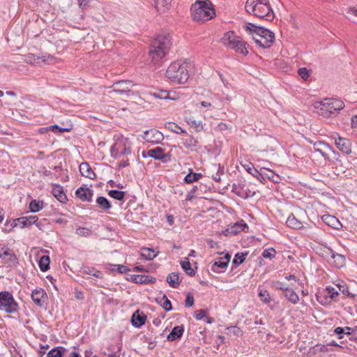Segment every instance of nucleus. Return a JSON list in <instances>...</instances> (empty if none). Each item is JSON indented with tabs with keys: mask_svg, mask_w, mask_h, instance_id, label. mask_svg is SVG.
Segmentation results:
<instances>
[{
	"mask_svg": "<svg viewBox=\"0 0 357 357\" xmlns=\"http://www.w3.org/2000/svg\"><path fill=\"white\" fill-rule=\"evenodd\" d=\"M245 29L253 36L255 43L262 48H269L275 41V34L270 30L253 23H246Z\"/></svg>",
	"mask_w": 357,
	"mask_h": 357,
	"instance_id": "obj_1",
	"label": "nucleus"
},
{
	"mask_svg": "<svg viewBox=\"0 0 357 357\" xmlns=\"http://www.w3.org/2000/svg\"><path fill=\"white\" fill-rule=\"evenodd\" d=\"M245 10L259 18H265L267 21L274 19V12L268 0H247Z\"/></svg>",
	"mask_w": 357,
	"mask_h": 357,
	"instance_id": "obj_2",
	"label": "nucleus"
},
{
	"mask_svg": "<svg viewBox=\"0 0 357 357\" xmlns=\"http://www.w3.org/2000/svg\"><path fill=\"white\" fill-rule=\"evenodd\" d=\"M194 21L204 22L215 16V11L210 0H197L190 7Z\"/></svg>",
	"mask_w": 357,
	"mask_h": 357,
	"instance_id": "obj_3",
	"label": "nucleus"
},
{
	"mask_svg": "<svg viewBox=\"0 0 357 357\" xmlns=\"http://www.w3.org/2000/svg\"><path fill=\"white\" fill-rule=\"evenodd\" d=\"M190 63L176 61L172 63L166 71V77L172 82L185 84L189 79Z\"/></svg>",
	"mask_w": 357,
	"mask_h": 357,
	"instance_id": "obj_4",
	"label": "nucleus"
},
{
	"mask_svg": "<svg viewBox=\"0 0 357 357\" xmlns=\"http://www.w3.org/2000/svg\"><path fill=\"white\" fill-rule=\"evenodd\" d=\"M314 107L319 116L328 119L337 116L338 112L344 107V104L340 99L325 98L316 102Z\"/></svg>",
	"mask_w": 357,
	"mask_h": 357,
	"instance_id": "obj_5",
	"label": "nucleus"
},
{
	"mask_svg": "<svg viewBox=\"0 0 357 357\" xmlns=\"http://www.w3.org/2000/svg\"><path fill=\"white\" fill-rule=\"evenodd\" d=\"M172 45L171 37L169 34H160L152 42L149 56L154 61H158L163 58Z\"/></svg>",
	"mask_w": 357,
	"mask_h": 357,
	"instance_id": "obj_6",
	"label": "nucleus"
},
{
	"mask_svg": "<svg viewBox=\"0 0 357 357\" xmlns=\"http://www.w3.org/2000/svg\"><path fill=\"white\" fill-rule=\"evenodd\" d=\"M221 41L222 44L236 53L245 56L248 54L249 45L241 37L236 36L232 31H229L224 34Z\"/></svg>",
	"mask_w": 357,
	"mask_h": 357,
	"instance_id": "obj_7",
	"label": "nucleus"
},
{
	"mask_svg": "<svg viewBox=\"0 0 357 357\" xmlns=\"http://www.w3.org/2000/svg\"><path fill=\"white\" fill-rule=\"evenodd\" d=\"M18 309V304L11 293L6 291L0 292V310L11 314L17 312Z\"/></svg>",
	"mask_w": 357,
	"mask_h": 357,
	"instance_id": "obj_8",
	"label": "nucleus"
},
{
	"mask_svg": "<svg viewBox=\"0 0 357 357\" xmlns=\"http://www.w3.org/2000/svg\"><path fill=\"white\" fill-rule=\"evenodd\" d=\"M135 84L131 80H119L113 84L110 88L113 91L121 95L129 96L130 89Z\"/></svg>",
	"mask_w": 357,
	"mask_h": 357,
	"instance_id": "obj_9",
	"label": "nucleus"
},
{
	"mask_svg": "<svg viewBox=\"0 0 357 357\" xmlns=\"http://www.w3.org/2000/svg\"><path fill=\"white\" fill-rule=\"evenodd\" d=\"M31 299L36 305L40 307H45L47 304V294L42 288H37L33 290Z\"/></svg>",
	"mask_w": 357,
	"mask_h": 357,
	"instance_id": "obj_10",
	"label": "nucleus"
},
{
	"mask_svg": "<svg viewBox=\"0 0 357 357\" xmlns=\"http://www.w3.org/2000/svg\"><path fill=\"white\" fill-rule=\"evenodd\" d=\"M0 258L4 259L6 263H8L9 266H17L18 264L16 255L7 246L0 245Z\"/></svg>",
	"mask_w": 357,
	"mask_h": 357,
	"instance_id": "obj_11",
	"label": "nucleus"
},
{
	"mask_svg": "<svg viewBox=\"0 0 357 357\" xmlns=\"http://www.w3.org/2000/svg\"><path fill=\"white\" fill-rule=\"evenodd\" d=\"M142 138L151 144H159L164 139V136L159 130L152 128L144 132Z\"/></svg>",
	"mask_w": 357,
	"mask_h": 357,
	"instance_id": "obj_12",
	"label": "nucleus"
},
{
	"mask_svg": "<svg viewBox=\"0 0 357 357\" xmlns=\"http://www.w3.org/2000/svg\"><path fill=\"white\" fill-rule=\"evenodd\" d=\"M325 252L331 257V264L335 267L340 268L345 265L346 259L344 255L336 253L331 248L328 247L326 248V250Z\"/></svg>",
	"mask_w": 357,
	"mask_h": 357,
	"instance_id": "obj_13",
	"label": "nucleus"
},
{
	"mask_svg": "<svg viewBox=\"0 0 357 357\" xmlns=\"http://www.w3.org/2000/svg\"><path fill=\"white\" fill-rule=\"evenodd\" d=\"M142 157H150L154 158L155 160H162L166 158V154L165 153L164 149L158 146L154 149L148 150L147 152L143 151Z\"/></svg>",
	"mask_w": 357,
	"mask_h": 357,
	"instance_id": "obj_14",
	"label": "nucleus"
},
{
	"mask_svg": "<svg viewBox=\"0 0 357 357\" xmlns=\"http://www.w3.org/2000/svg\"><path fill=\"white\" fill-rule=\"evenodd\" d=\"M127 280L136 284H153L156 282L155 278L146 275H130Z\"/></svg>",
	"mask_w": 357,
	"mask_h": 357,
	"instance_id": "obj_15",
	"label": "nucleus"
},
{
	"mask_svg": "<svg viewBox=\"0 0 357 357\" xmlns=\"http://www.w3.org/2000/svg\"><path fill=\"white\" fill-rule=\"evenodd\" d=\"M77 197L82 201L91 202L93 195V191L89 188L79 187L75 191Z\"/></svg>",
	"mask_w": 357,
	"mask_h": 357,
	"instance_id": "obj_16",
	"label": "nucleus"
},
{
	"mask_svg": "<svg viewBox=\"0 0 357 357\" xmlns=\"http://www.w3.org/2000/svg\"><path fill=\"white\" fill-rule=\"evenodd\" d=\"M335 144L337 148L343 153L349 154L351 152V142L349 139L338 137L335 139Z\"/></svg>",
	"mask_w": 357,
	"mask_h": 357,
	"instance_id": "obj_17",
	"label": "nucleus"
},
{
	"mask_svg": "<svg viewBox=\"0 0 357 357\" xmlns=\"http://www.w3.org/2000/svg\"><path fill=\"white\" fill-rule=\"evenodd\" d=\"M261 172L262 176H260V179H259V181L262 183H265L266 179L272 181L276 183L280 182V176L273 171L266 168H261Z\"/></svg>",
	"mask_w": 357,
	"mask_h": 357,
	"instance_id": "obj_18",
	"label": "nucleus"
},
{
	"mask_svg": "<svg viewBox=\"0 0 357 357\" xmlns=\"http://www.w3.org/2000/svg\"><path fill=\"white\" fill-rule=\"evenodd\" d=\"M48 59H52L53 56L50 55H44L42 56H36L33 54H28L25 55L24 61L27 63L30 64H36V63H40L41 62L45 63L46 62Z\"/></svg>",
	"mask_w": 357,
	"mask_h": 357,
	"instance_id": "obj_19",
	"label": "nucleus"
},
{
	"mask_svg": "<svg viewBox=\"0 0 357 357\" xmlns=\"http://www.w3.org/2000/svg\"><path fill=\"white\" fill-rule=\"evenodd\" d=\"M146 319V316L142 313L139 312V310L135 311L131 317V323L132 325L136 328H140L145 324Z\"/></svg>",
	"mask_w": 357,
	"mask_h": 357,
	"instance_id": "obj_20",
	"label": "nucleus"
},
{
	"mask_svg": "<svg viewBox=\"0 0 357 357\" xmlns=\"http://www.w3.org/2000/svg\"><path fill=\"white\" fill-rule=\"evenodd\" d=\"M79 169L82 176L90 179L96 178V175L88 162H82L79 165Z\"/></svg>",
	"mask_w": 357,
	"mask_h": 357,
	"instance_id": "obj_21",
	"label": "nucleus"
},
{
	"mask_svg": "<svg viewBox=\"0 0 357 357\" xmlns=\"http://www.w3.org/2000/svg\"><path fill=\"white\" fill-rule=\"evenodd\" d=\"M52 195L61 203L65 204L68 201L67 196L63 191V187L59 184H54L52 188Z\"/></svg>",
	"mask_w": 357,
	"mask_h": 357,
	"instance_id": "obj_22",
	"label": "nucleus"
},
{
	"mask_svg": "<svg viewBox=\"0 0 357 357\" xmlns=\"http://www.w3.org/2000/svg\"><path fill=\"white\" fill-rule=\"evenodd\" d=\"M185 134L186 135V137L182 139L183 146L191 151H195L198 146V140L192 135H188L187 132Z\"/></svg>",
	"mask_w": 357,
	"mask_h": 357,
	"instance_id": "obj_23",
	"label": "nucleus"
},
{
	"mask_svg": "<svg viewBox=\"0 0 357 357\" xmlns=\"http://www.w3.org/2000/svg\"><path fill=\"white\" fill-rule=\"evenodd\" d=\"M184 332L183 326H174L169 334L167 335V339L168 341L172 342L180 339Z\"/></svg>",
	"mask_w": 357,
	"mask_h": 357,
	"instance_id": "obj_24",
	"label": "nucleus"
},
{
	"mask_svg": "<svg viewBox=\"0 0 357 357\" xmlns=\"http://www.w3.org/2000/svg\"><path fill=\"white\" fill-rule=\"evenodd\" d=\"M328 295L329 293L327 291L326 289H324L317 292V294H316V298L317 301L321 305L327 306L331 302V299Z\"/></svg>",
	"mask_w": 357,
	"mask_h": 357,
	"instance_id": "obj_25",
	"label": "nucleus"
},
{
	"mask_svg": "<svg viewBox=\"0 0 357 357\" xmlns=\"http://www.w3.org/2000/svg\"><path fill=\"white\" fill-rule=\"evenodd\" d=\"M166 281L171 287L176 289L179 287L181 279L178 273L173 272L167 276Z\"/></svg>",
	"mask_w": 357,
	"mask_h": 357,
	"instance_id": "obj_26",
	"label": "nucleus"
},
{
	"mask_svg": "<svg viewBox=\"0 0 357 357\" xmlns=\"http://www.w3.org/2000/svg\"><path fill=\"white\" fill-rule=\"evenodd\" d=\"M226 261H223L220 257H218L215 262L211 265V269L215 273H224L225 269L227 267Z\"/></svg>",
	"mask_w": 357,
	"mask_h": 357,
	"instance_id": "obj_27",
	"label": "nucleus"
},
{
	"mask_svg": "<svg viewBox=\"0 0 357 357\" xmlns=\"http://www.w3.org/2000/svg\"><path fill=\"white\" fill-rule=\"evenodd\" d=\"M286 224L289 227L295 229H300L303 227V223L293 213L289 215Z\"/></svg>",
	"mask_w": 357,
	"mask_h": 357,
	"instance_id": "obj_28",
	"label": "nucleus"
},
{
	"mask_svg": "<svg viewBox=\"0 0 357 357\" xmlns=\"http://www.w3.org/2000/svg\"><path fill=\"white\" fill-rule=\"evenodd\" d=\"M242 165L248 173L250 174L258 180L260 179V176H262L261 169L257 170L252 162H248L245 164H243Z\"/></svg>",
	"mask_w": 357,
	"mask_h": 357,
	"instance_id": "obj_29",
	"label": "nucleus"
},
{
	"mask_svg": "<svg viewBox=\"0 0 357 357\" xmlns=\"http://www.w3.org/2000/svg\"><path fill=\"white\" fill-rule=\"evenodd\" d=\"M245 187V185L243 183H238L236 184L234 183L232 185V190L231 192L236 194L239 197L246 199H248V196L243 191V188Z\"/></svg>",
	"mask_w": 357,
	"mask_h": 357,
	"instance_id": "obj_30",
	"label": "nucleus"
},
{
	"mask_svg": "<svg viewBox=\"0 0 357 357\" xmlns=\"http://www.w3.org/2000/svg\"><path fill=\"white\" fill-rule=\"evenodd\" d=\"M180 264L188 275L190 277L195 276V271L191 267L188 258H185L184 260L181 261Z\"/></svg>",
	"mask_w": 357,
	"mask_h": 357,
	"instance_id": "obj_31",
	"label": "nucleus"
},
{
	"mask_svg": "<svg viewBox=\"0 0 357 357\" xmlns=\"http://www.w3.org/2000/svg\"><path fill=\"white\" fill-rule=\"evenodd\" d=\"M96 203L98 208L102 210L107 211L112 208V204L105 197H98L96 199Z\"/></svg>",
	"mask_w": 357,
	"mask_h": 357,
	"instance_id": "obj_32",
	"label": "nucleus"
},
{
	"mask_svg": "<svg viewBox=\"0 0 357 357\" xmlns=\"http://www.w3.org/2000/svg\"><path fill=\"white\" fill-rule=\"evenodd\" d=\"M324 222L333 228H337V226L341 225L339 220L333 215H324L322 217Z\"/></svg>",
	"mask_w": 357,
	"mask_h": 357,
	"instance_id": "obj_33",
	"label": "nucleus"
},
{
	"mask_svg": "<svg viewBox=\"0 0 357 357\" xmlns=\"http://www.w3.org/2000/svg\"><path fill=\"white\" fill-rule=\"evenodd\" d=\"M141 250V256L147 260H153L159 253V252L155 253L153 249L149 248H142Z\"/></svg>",
	"mask_w": 357,
	"mask_h": 357,
	"instance_id": "obj_34",
	"label": "nucleus"
},
{
	"mask_svg": "<svg viewBox=\"0 0 357 357\" xmlns=\"http://www.w3.org/2000/svg\"><path fill=\"white\" fill-rule=\"evenodd\" d=\"M202 177V174L193 172L192 169H190L188 174L184 178V181L186 183H192L193 182L197 181Z\"/></svg>",
	"mask_w": 357,
	"mask_h": 357,
	"instance_id": "obj_35",
	"label": "nucleus"
},
{
	"mask_svg": "<svg viewBox=\"0 0 357 357\" xmlns=\"http://www.w3.org/2000/svg\"><path fill=\"white\" fill-rule=\"evenodd\" d=\"M284 296L288 301L293 304H296L299 301V297L298 294L291 289L287 288L284 292Z\"/></svg>",
	"mask_w": 357,
	"mask_h": 357,
	"instance_id": "obj_36",
	"label": "nucleus"
},
{
	"mask_svg": "<svg viewBox=\"0 0 357 357\" xmlns=\"http://www.w3.org/2000/svg\"><path fill=\"white\" fill-rule=\"evenodd\" d=\"M50 257L48 255H43L38 261V266L43 272H46L50 268Z\"/></svg>",
	"mask_w": 357,
	"mask_h": 357,
	"instance_id": "obj_37",
	"label": "nucleus"
},
{
	"mask_svg": "<svg viewBox=\"0 0 357 357\" xmlns=\"http://www.w3.org/2000/svg\"><path fill=\"white\" fill-rule=\"evenodd\" d=\"M66 349L63 347H56L51 349L47 354V357H63Z\"/></svg>",
	"mask_w": 357,
	"mask_h": 357,
	"instance_id": "obj_38",
	"label": "nucleus"
},
{
	"mask_svg": "<svg viewBox=\"0 0 357 357\" xmlns=\"http://www.w3.org/2000/svg\"><path fill=\"white\" fill-rule=\"evenodd\" d=\"M126 192L125 191L118 190H110L108 192V195L118 201L124 202L125 196Z\"/></svg>",
	"mask_w": 357,
	"mask_h": 357,
	"instance_id": "obj_39",
	"label": "nucleus"
},
{
	"mask_svg": "<svg viewBox=\"0 0 357 357\" xmlns=\"http://www.w3.org/2000/svg\"><path fill=\"white\" fill-rule=\"evenodd\" d=\"M248 255L247 252H238L234 255V258L232 261V264L235 267H238L239 265L243 264L246 259V256Z\"/></svg>",
	"mask_w": 357,
	"mask_h": 357,
	"instance_id": "obj_40",
	"label": "nucleus"
},
{
	"mask_svg": "<svg viewBox=\"0 0 357 357\" xmlns=\"http://www.w3.org/2000/svg\"><path fill=\"white\" fill-rule=\"evenodd\" d=\"M165 128L169 130L175 132L176 134L186 133L185 130L178 126L176 123L173 122H169L165 125Z\"/></svg>",
	"mask_w": 357,
	"mask_h": 357,
	"instance_id": "obj_41",
	"label": "nucleus"
},
{
	"mask_svg": "<svg viewBox=\"0 0 357 357\" xmlns=\"http://www.w3.org/2000/svg\"><path fill=\"white\" fill-rule=\"evenodd\" d=\"M156 301L160 304V305L162 307V308L165 310V311H170L172 310V303H171V301L168 299V298L167 297V296L165 294H164L162 298H161V300L160 301H158V299H156Z\"/></svg>",
	"mask_w": 357,
	"mask_h": 357,
	"instance_id": "obj_42",
	"label": "nucleus"
},
{
	"mask_svg": "<svg viewBox=\"0 0 357 357\" xmlns=\"http://www.w3.org/2000/svg\"><path fill=\"white\" fill-rule=\"evenodd\" d=\"M43 201L33 199L30 202L29 208L31 212L36 213L43 208Z\"/></svg>",
	"mask_w": 357,
	"mask_h": 357,
	"instance_id": "obj_43",
	"label": "nucleus"
},
{
	"mask_svg": "<svg viewBox=\"0 0 357 357\" xmlns=\"http://www.w3.org/2000/svg\"><path fill=\"white\" fill-rule=\"evenodd\" d=\"M186 122L188 124L195 129L197 132H200L203 130V126L201 121H196L192 117L187 119Z\"/></svg>",
	"mask_w": 357,
	"mask_h": 357,
	"instance_id": "obj_44",
	"label": "nucleus"
},
{
	"mask_svg": "<svg viewBox=\"0 0 357 357\" xmlns=\"http://www.w3.org/2000/svg\"><path fill=\"white\" fill-rule=\"evenodd\" d=\"M230 227L233 230H236V234L242 231H245V229H248V225L243 220L234 223Z\"/></svg>",
	"mask_w": 357,
	"mask_h": 357,
	"instance_id": "obj_45",
	"label": "nucleus"
},
{
	"mask_svg": "<svg viewBox=\"0 0 357 357\" xmlns=\"http://www.w3.org/2000/svg\"><path fill=\"white\" fill-rule=\"evenodd\" d=\"M215 169L217 170L215 174L212 175V178L216 182L221 181V175L224 174V167H221L220 164L215 165Z\"/></svg>",
	"mask_w": 357,
	"mask_h": 357,
	"instance_id": "obj_46",
	"label": "nucleus"
},
{
	"mask_svg": "<svg viewBox=\"0 0 357 357\" xmlns=\"http://www.w3.org/2000/svg\"><path fill=\"white\" fill-rule=\"evenodd\" d=\"M150 95L153 96L155 98H158V99H164V100L171 99V98L169 96V91H165V90H160V91L154 92V93H151Z\"/></svg>",
	"mask_w": 357,
	"mask_h": 357,
	"instance_id": "obj_47",
	"label": "nucleus"
},
{
	"mask_svg": "<svg viewBox=\"0 0 357 357\" xmlns=\"http://www.w3.org/2000/svg\"><path fill=\"white\" fill-rule=\"evenodd\" d=\"M258 296L264 303H268L271 302V296L267 290L259 289Z\"/></svg>",
	"mask_w": 357,
	"mask_h": 357,
	"instance_id": "obj_48",
	"label": "nucleus"
},
{
	"mask_svg": "<svg viewBox=\"0 0 357 357\" xmlns=\"http://www.w3.org/2000/svg\"><path fill=\"white\" fill-rule=\"evenodd\" d=\"M337 286L339 290L343 294L346 295L347 296L350 297V298H354L356 296L355 294L349 292L348 287L347 286V284L345 283L342 282V284H339Z\"/></svg>",
	"mask_w": 357,
	"mask_h": 357,
	"instance_id": "obj_49",
	"label": "nucleus"
},
{
	"mask_svg": "<svg viewBox=\"0 0 357 357\" xmlns=\"http://www.w3.org/2000/svg\"><path fill=\"white\" fill-rule=\"evenodd\" d=\"M229 333L233 334L236 337H241L243 335V331L238 326H231L226 328Z\"/></svg>",
	"mask_w": 357,
	"mask_h": 357,
	"instance_id": "obj_50",
	"label": "nucleus"
},
{
	"mask_svg": "<svg viewBox=\"0 0 357 357\" xmlns=\"http://www.w3.org/2000/svg\"><path fill=\"white\" fill-rule=\"evenodd\" d=\"M76 234L80 236L89 237L92 234L91 229L79 227L76 229Z\"/></svg>",
	"mask_w": 357,
	"mask_h": 357,
	"instance_id": "obj_51",
	"label": "nucleus"
},
{
	"mask_svg": "<svg viewBox=\"0 0 357 357\" xmlns=\"http://www.w3.org/2000/svg\"><path fill=\"white\" fill-rule=\"evenodd\" d=\"M49 128L52 132H60V133H62L64 132H70L72 130V128H62L56 124L50 126Z\"/></svg>",
	"mask_w": 357,
	"mask_h": 357,
	"instance_id": "obj_52",
	"label": "nucleus"
},
{
	"mask_svg": "<svg viewBox=\"0 0 357 357\" xmlns=\"http://www.w3.org/2000/svg\"><path fill=\"white\" fill-rule=\"evenodd\" d=\"M275 254H276V251L273 248H271L269 249H265L262 252L263 257L266 258V259H272V258L275 257Z\"/></svg>",
	"mask_w": 357,
	"mask_h": 357,
	"instance_id": "obj_53",
	"label": "nucleus"
},
{
	"mask_svg": "<svg viewBox=\"0 0 357 357\" xmlns=\"http://www.w3.org/2000/svg\"><path fill=\"white\" fill-rule=\"evenodd\" d=\"M272 287L277 290H281L283 293L285 290H287L288 286H286L284 283L280 281H273L272 282Z\"/></svg>",
	"mask_w": 357,
	"mask_h": 357,
	"instance_id": "obj_54",
	"label": "nucleus"
},
{
	"mask_svg": "<svg viewBox=\"0 0 357 357\" xmlns=\"http://www.w3.org/2000/svg\"><path fill=\"white\" fill-rule=\"evenodd\" d=\"M298 74L303 80H307L310 77V70L306 68H300L298 70Z\"/></svg>",
	"mask_w": 357,
	"mask_h": 357,
	"instance_id": "obj_55",
	"label": "nucleus"
},
{
	"mask_svg": "<svg viewBox=\"0 0 357 357\" xmlns=\"http://www.w3.org/2000/svg\"><path fill=\"white\" fill-rule=\"evenodd\" d=\"M112 270L119 273H126L127 272L130 271V268H128L126 266L121 264L114 265V268Z\"/></svg>",
	"mask_w": 357,
	"mask_h": 357,
	"instance_id": "obj_56",
	"label": "nucleus"
},
{
	"mask_svg": "<svg viewBox=\"0 0 357 357\" xmlns=\"http://www.w3.org/2000/svg\"><path fill=\"white\" fill-rule=\"evenodd\" d=\"M206 310H198L195 311L194 312V317L197 320H201L204 317H206Z\"/></svg>",
	"mask_w": 357,
	"mask_h": 357,
	"instance_id": "obj_57",
	"label": "nucleus"
},
{
	"mask_svg": "<svg viewBox=\"0 0 357 357\" xmlns=\"http://www.w3.org/2000/svg\"><path fill=\"white\" fill-rule=\"evenodd\" d=\"M326 289L329 293L328 296L331 300L335 299L339 295L338 291L333 287H327Z\"/></svg>",
	"mask_w": 357,
	"mask_h": 357,
	"instance_id": "obj_58",
	"label": "nucleus"
},
{
	"mask_svg": "<svg viewBox=\"0 0 357 357\" xmlns=\"http://www.w3.org/2000/svg\"><path fill=\"white\" fill-rule=\"evenodd\" d=\"M194 301H195V300H194L193 296L190 293H188L187 294V296H186V298L185 301V307H192L194 305Z\"/></svg>",
	"mask_w": 357,
	"mask_h": 357,
	"instance_id": "obj_59",
	"label": "nucleus"
},
{
	"mask_svg": "<svg viewBox=\"0 0 357 357\" xmlns=\"http://www.w3.org/2000/svg\"><path fill=\"white\" fill-rule=\"evenodd\" d=\"M27 220H27L26 217H20V218H18L15 219V221H17V222L19 223V225L22 228H24L26 227H29V226L28 225Z\"/></svg>",
	"mask_w": 357,
	"mask_h": 357,
	"instance_id": "obj_60",
	"label": "nucleus"
},
{
	"mask_svg": "<svg viewBox=\"0 0 357 357\" xmlns=\"http://www.w3.org/2000/svg\"><path fill=\"white\" fill-rule=\"evenodd\" d=\"M221 234L226 236H231L236 235V230H233L231 227H227L225 230L222 231Z\"/></svg>",
	"mask_w": 357,
	"mask_h": 357,
	"instance_id": "obj_61",
	"label": "nucleus"
},
{
	"mask_svg": "<svg viewBox=\"0 0 357 357\" xmlns=\"http://www.w3.org/2000/svg\"><path fill=\"white\" fill-rule=\"evenodd\" d=\"M197 190V185L193 186V188L188 192L187 197H186V200H191L194 197Z\"/></svg>",
	"mask_w": 357,
	"mask_h": 357,
	"instance_id": "obj_62",
	"label": "nucleus"
},
{
	"mask_svg": "<svg viewBox=\"0 0 357 357\" xmlns=\"http://www.w3.org/2000/svg\"><path fill=\"white\" fill-rule=\"evenodd\" d=\"M110 153H111V157L114 159H116L119 157V153H118V151L116 149L115 144L112 146V147L110 149Z\"/></svg>",
	"mask_w": 357,
	"mask_h": 357,
	"instance_id": "obj_63",
	"label": "nucleus"
},
{
	"mask_svg": "<svg viewBox=\"0 0 357 357\" xmlns=\"http://www.w3.org/2000/svg\"><path fill=\"white\" fill-rule=\"evenodd\" d=\"M40 172H42L43 176H47L50 178H53L54 177V174L51 171L47 170L45 167H43Z\"/></svg>",
	"mask_w": 357,
	"mask_h": 357,
	"instance_id": "obj_64",
	"label": "nucleus"
}]
</instances>
